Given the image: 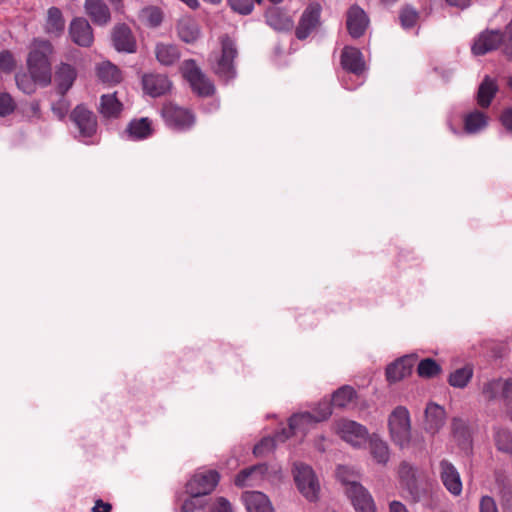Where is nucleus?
Here are the masks:
<instances>
[{"instance_id":"1","label":"nucleus","mask_w":512,"mask_h":512,"mask_svg":"<svg viewBox=\"0 0 512 512\" xmlns=\"http://www.w3.org/2000/svg\"><path fill=\"white\" fill-rule=\"evenodd\" d=\"M332 414L331 404L328 401H321L314 412H297L291 415L288 420L289 428L277 433L275 437H265L258 445L261 452L272 451L276 446V441L284 442L292 435L297 433L306 434L317 423L327 420Z\"/></svg>"},{"instance_id":"2","label":"nucleus","mask_w":512,"mask_h":512,"mask_svg":"<svg viewBox=\"0 0 512 512\" xmlns=\"http://www.w3.org/2000/svg\"><path fill=\"white\" fill-rule=\"evenodd\" d=\"M499 47H502L503 54L512 59V20L506 26L504 33L498 30H485L474 40L471 47L474 55H484Z\"/></svg>"},{"instance_id":"3","label":"nucleus","mask_w":512,"mask_h":512,"mask_svg":"<svg viewBox=\"0 0 512 512\" xmlns=\"http://www.w3.org/2000/svg\"><path fill=\"white\" fill-rule=\"evenodd\" d=\"M389 430L393 442L405 448L411 441L410 415L405 407L399 406L389 416Z\"/></svg>"},{"instance_id":"4","label":"nucleus","mask_w":512,"mask_h":512,"mask_svg":"<svg viewBox=\"0 0 512 512\" xmlns=\"http://www.w3.org/2000/svg\"><path fill=\"white\" fill-rule=\"evenodd\" d=\"M293 474L300 493L307 500L316 501L320 492V484L313 469L304 463H295Z\"/></svg>"},{"instance_id":"5","label":"nucleus","mask_w":512,"mask_h":512,"mask_svg":"<svg viewBox=\"0 0 512 512\" xmlns=\"http://www.w3.org/2000/svg\"><path fill=\"white\" fill-rule=\"evenodd\" d=\"M180 70L183 77L190 83L194 92L200 96L208 97L214 94L215 87L212 82L202 73L195 60H185Z\"/></svg>"},{"instance_id":"6","label":"nucleus","mask_w":512,"mask_h":512,"mask_svg":"<svg viewBox=\"0 0 512 512\" xmlns=\"http://www.w3.org/2000/svg\"><path fill=\"white\" fill-rule=\"evenodd\" d=\"M29 75L39 85L45 87L51 82V65L46 54L38 49L32 50L27 59Z\"/></svg>"},{"instance_id":"7","label":"nucleus","mask_w":512,"mask_h":512,"mask_svg":"<svg viewBox=\"0 0 512 512\" xmlns=\"http://www.w3.org/2000/svg\"><path fill=\"white\" fill-rule=\"evenodd\" d=\"M161 114L169 127L180 131L191 128L195 122V117L191 111L173 103L164 104Z\"/></svg>"},{"instance_id":"8","label":"nucleus","mask_w":512,"mask_h":512,"mask_svg":"<svg viewBox=\"0 0 512 512\" xmlns=\"http://www.w3.org/2000/svg\"><path fill=\"white\" fill-rule=\"evenodd\" d=\"M334 429L344 441L354 447H361L369 438L367 429L352 420L341 419L335 422Z\"/></svg>"},{"instance_id":"9","label":"nucleus","mask_w":512,"mask_h":512,"mask_svg":"<svg viewBox=\"0 0 512 512\" xmlns=\"http://www.w3.org/2000/svg\"><path fill=\"white\" fill-rule=\"evenodd\" d=\"M220 476L215 470L196 473L186 484L190 496L201 497L210 494L219 482Z\"/></svg>"},{"instance_id":"10","label":"nucleus","mask_w":512,"mask_h":512,"mask_svg":"<svg viewBox=\"0 0 512 512\" xmlns=\"http://www.w3.org/2000/svg\"><path fill=\"white\" fill-rule=\"evenodd\" d=\"M70 120L77 128L79 136L90 138L97 131V117L84 105H77L70 113Z\"/></svg>"},{"instance_id":"11","label":"nucleus","mask_w":512,"mask_h":512,"mask_svg":"<svg viewBox=\"0 0 512 512\" xmlns=\"http://www.w3.org/2000/svg\"><path fill=\"white\" fill-rule=\"evenodd\" d=\"M322 6L318 2H311L303 11L295 29L297 39H306L320 24Z\"/></svg>"},{"instance_id":"12","label":"nucleus","mask_w":512,"mask_h":512,"mask_svg":"<svg viewBox=\"0 0 512 512\" xmlns=\"http://www.w3.org/2000/svg\"><path fill=\"white\" fill-rule=\"evenodd\" d=\"M221 47L222 53L215 67V72L221 78L228 80L233 78L235 75L233 61L237 56V49L234 41L228 36L222 37Z\"/></svg>"},{"instance_id":"13","label":"nucleus","mask_w":512,"mask_h":512,"mask_svg":"<svg viewBox=\"0 0 512 512\" xmlns=\"http://www.w3.org/2000/svg\"><path fill=\"white\" fill-rule=\"evenodd\" d=\"M70 39L80 47H90L94 42L93 29L84 17H75L68 28Z\"/></svg>"},{"instance_id":"14","label":"nucleus","mask_w":512,"mask_h":512,"mask_svg":"<svg viewBox=\"0 0 512 512\" xmlns=\"http://www.w3.org/2000/svg\"><path fill=\"white\" fill-rule=\"evenodd\" d=\"M356 512H376L374 500L370 493L360 484L353 483L346 489Z\"/></svg>"},{"instance_id":"15","label":"nucleus","mask_w":512,"mask_h":512,"mask_svg":"<svg viewBox=\"0 0 512 512\" xmlns=\"http://www.w3.org/2000/svg\"><path fill=\"white\" fill-rule=\"evenodd\" d=\"M346 25L349 34L353 38H359L365 33L369 25V18L361 7L352 5L347 11Z\"/></svg>"},{"instance_id":"16","label":"nucleus","mask_w":512,"mask_h":512,"mask_svg":"<svg viewBox=\"0 0 512 512\" xmlns=\"http://www.w3.org/2000/svg\"><path fill=\"white\" fill-rule=\"evenodd\" d=\"M439 475L445 488L454 496L462 492V481L455 466L448 460L439 463Z\"/></svg>"},{"instance_id":"17","label":"nucleus","mask_w":512,"mask_h":512,"mask_svg":"<svg viewBox=\"0 0 512 512\" xmlns=\"http://www.w3.org/2000/svg\"><path fill=\"white\" fill-rule=\"evenodd\" d=\"M171 81L166 75L150 73L142 77V86L146 94L159 97L166 94L171 88Z\"/></svg>"},{"instance_id":"18","label":"nucleus","mask_w":512,"mask_h":512,"mask_svg":"<svg viewBox=\"0 0 512 512\" xmlns=\"http://www.w3.org/2000/svg\"><path fill=\"white\" fill-rule=\"evenodd\" d=\"M482 395L487 401L502 397L504 400L512 397V379H494L486 382L482 388Z\"/></svg>"},{"instance_id":"19","label":"nucleus","mask_w":512,"mask_h":512,"mask_svg":"<svg viewBox=\"0 0 512 512\" xmlns=\"http://www.w3.org/2000/svg\"><path fill=\"white\" fill-rule=\"evenodd\" d=\"M112 41L115 49L119 52H136V40L131 29L125 24H120L114 27L112 32Z\"/></svg>"},{"instance_id":"20","label":"nucleus","mask_w":512,"mask_h":512,"mask_svg":"<svg viewBox=\"0 0 512 512\" xmlns=\"http://www.w3.org/2000/svg\"><path fill=\"white\" fill-rule=\"evenodd\" d=\"M84 11L95 25L105 26L111 20L110 9L103 0H85Z\"/></svg>"},{"instance_id":"21","label":"nucleus","mask_w":512,"mask_h":512,"mask_svg":"<svg viewBox=\"0 0 512 512\" xmlns=\"http://www.w3.org/2000/svg\"><path fill=\"white\" fill-rule=\"evenodd\" d=\"M414 363L415 358L412 355H408L389 364L386 368L387 380L390 383H395L409 376L412 372Z\"/></svg>"},{"instance_id":"22","label":"nucleus","mask_w":512,"mask_h":512,"mask_svg":"<svg viewBox=\"0 0 512 512\" xmlns=\"http://www.w3.org/2000/svg\"><path fill=\"white\" fill-rule=\"evenodd\" d=\"M267 24L278 31H289L293 28V18L287 11L279 7H271L265 13Z\"/></svg>"},{"instance_id":"23","label":"nucleus","mask_w":512,"mask_h":512,"mask_svg":"<svg viewBox=\"0 0 512 512\" xmlns=\"http://www.w3.org/2000/svg\"><path fill=\"white\" fill-rule=\"evenodd\" d=\"M446 413L443 407L429 403L425 409V429L431 433L438 432L445 424Z\"/></svg>"},{"instance_id":"24","label":"nucleus","mask_w":512,"mask_h":512,"mask_svg":"<svg viewBox=\"0 0 512 512\" xmlns=\"http://www.w3.org/2000/svg\"><path fill=\"white\" fill-rule=\"evenodd\" d=\"M77 73L74 67L62 63L55 73L56 90L60 96H65L67 91L73 86Z\"/></svg>"},{"instance_id":"25","label":"nucleus","mask_w":512,"mask_h":512,"mask_svg":"<svg viewBox=\"0 0 512 512\" xmlns=\"http://www.w3.org/2000/svg\"><path fill=\"white\" fill-rule=\"evenodd\" d=\"M341 65L343 69L356 75H360L365 69L362 53L353 47H345L343 49Z\"/></svg>"},{"instance_id":"26","label":"nucleus","mask_w":512,"mask_h":512,"mask_svg":"<svg viewBox=\"0 0 512 512\" xmlns=\"http://www.w3.org/2000/svg\"><path fill=\"white\" fill-rule=\"evenodd\" d=\"M154 53L157 61L163 66H172L181 57L178 46L172 43H157Z\"/></svg>"},{"instance_id":"27","label":"nucleus","mask_w":512,"mask_h":512,"mask_svg":"<svg viewBox=\"0 0 512 512\" xmlns=\"http://www.w3.org/2000/svg\"><path fill=\"white\" fill-rule=\"evenodd\" d=\"M45 32L54 37H60L65 30V19L62 11L58 7H50L47 10L45 21Z\"/></svg>"},{"instance_id":"28","label":"nucleus","mask_w":512,"mask_h":512,"mask_svg":"<svg viewBox=\"0 0 512 512\" xmlns=\"http://www.w3.org/2000/svg\"><path fill=\"white\" fill-rule=\"evenodd\" d=\"M126 132L133 140L146 139L153 134L152 122L147 117L134 119L128 124Z\"/></svg>"},{"instance_id":"29","label":"nucleus","mask_w":512,"mask_h":512,"mask_svg":"<svg viewBox=\"0 0 512 512\" xmlns=\"http://www.w3.org/2000/svg\"><path fill=\"white\" fill-rule=\"evenodd\" d=\"M177 33L182 41L186 43H193L199 38L200 29L196 20L190 17H185L179 20L177 24Z\"/></svg>"},{"instance_id":"30","label":"nucleus","mask_w":512,"mask_h":512,"mask_svg":"<svg viewBox=\"0 0 512 512\" xmlns=\"http://www.w3.org/2000/svg\"><path fill=\"white\" fill-rule=\"evenodd\" d=\"M498 91V85L494 79L485 76L479 85L477 92V102L482 108H487Z\"/></svg>"},{"instance_id":"31","label":"nucleus","mask_w":512,"mask_h":512,"mask_svg":"<svg viewBox=\"0 0 512 512\" xmlns=\"http://www.w3.org/2000/svg\"><path fill=\"white\" fill-rule=\"evenodd\" d=\"M123 109L122 103L117 99L115 93L105 94L100 99V113L105 118L119 117Z\"/></svg>"},{"instance_id":"32","label":"nucleus","mask_w":512,"mask_h":512,"mask_svg":"<svg viewBox=\"0 0 512 512\" xmlns=\"http://www.w3.org/2000/svg\"><path fill=\"white\" fill-rule=\"evenodd\" d=\"M473 367L465 365L453 371L448 378V383L455 388H465L473 377Z\"/></svg>"},{"instance_id":"33","label":"nucleus","mask_w":512,"mask_h":512,"mask_svg":"<svg viewBox=\"0 0 512 512\" xmlns=\"http://www.w3.org/2000/svg\"><path fill=\"white\" fill-rule=\"evenodd\" d=\"M99 79L105 83L116 84L122 79L121 71L111 62H103L97 67Z\"/></svg>"},{"instance_id":"34","label":"nucleus","mask_w":512,"mask_h":512,"mask_svg":"<svg viewBox=\"0 0 512 512\" xmlns=\"http://www.w3.org/2000/svg\"><path fill=\"white\" fill-rule=\"evenodd\" d=\"M370 451L373 458L380 464H386L389 460L387 444L376 436L370 438Z\"/></svg>"},{"instance_id":"35","label":"nucleus","mask_w":512,"mask_h":512,"mask_svg":"<svg viewBox=\"0 0 512 512\" xmlns=\"http://www.w3.org/2000/svg\"><path fill=\"white\" fill-rule=\"evenodd\" d=\"M355 390L350 386H343L334 392L332 403L339 408H345L355 399Z\"/></svg>"},{"instance_id":"36","label":"nucleus","mask_w":512,"mask_h":512,"mask_svg":"<svg viewBox=\"0 0 512 512\" xmlns=\"http://www.w3.org/2000/svg\"><path fill=\"white\" fill-rule=\"evenodd\" d=\"M487 117L480 111H474L465 118V129L469 133H476L485 128Z\"/></svg>"},{"instance_id":"37","label":"nucleus","mask_w":512,"mask_h":512,"mask_svg":"<svg viewBox=\"0 0 512 512\" xmlns=\"http://www.w3.org/2000/svg\"><path fill=\"white\" fill-rule=\"evenodd\" d=\"M441 371L440 365L431 358H426L420 361L417 367L419 376L424 378H431L438 375Z\"/></svg>"},{"instance_id":"38","label":"nucleus","mask_w":512,"mask_h":512,"mask_svg":"<svg viewBox=\"0 0 512 512\" xmlns=\"http://www.w3.org/2000/svg\"><path fill=\"white\" fill-rule=\"evenodd\" d=\"M418 18V11L410 5H406L400 10L399 19L402 27L406 29L415 26Z\"/></svg>"},{"instance_id":"39","label":"nucleus","mask_w":512,"mask_h":512,"mask_svg":"<svg viewBox=\"0 0 512 512\" xmlns=\"http://www.w3.org/2000/svg\"><path fill=\"white\" fill-rule=\"evenodd\" d=\"M495 443L498 450L511 453L512 452V434L504 429H498L495 432Z\"/></svg>"},{"instance_id":"40","label":"nucleus","mask_w":512,"mask_h":512,"mask_svg":"<svg viewBox=\"0 0 512 512\" xmlns=\"http://www.w3.org/2000/svg\"><path fill=\"white\" fill-rule=\"evenodd\" d=\"M17 87L26 94H32L36 89V82L29 74L18 73L15 76Z\"/></svg>"},{"instance_id":"41","label":"nucleus","mask_w":512,"mask_h":512,"mask_svg":"<svg viewBox=\"0 0 512 512\" xmlns=\"http://www.w3.org/2000/svg\"><path fill=\"white\" fill-rule=\"evenodd\" d=\"M16 109V102L9 93H0V116L5 117L12 114Z\"/></svg>"},{"instance_id":"42","label":"nucleus","mask_w":512,"mask_h":512,"mask_svg":"<svg viewBox=\"0 0 512 512\" xmlns=\"http://www.w3.org/2000/svg\"><path fill=\"white\" fill-rule=\"evenodd\" d=\"M338 479L346 485V489L351 487L353 483L357 482V474L346 466H339L337 468Z\"/></svg>"},{"instance_id":"43","label":"nucleus","mask_w":512,"mask_h":512,"mask_svg":"<svg viewBox=\"0 0 512 512\" xmlns=\"http://www.w3.org/2000/svg\"><path fill=\"white\" fill-rule=\"evenodd\" d=\"M255 0H229L231 8L240 14H249L253 10Z\"/></svg>"},{"instance_id":"44","label":"nucleus","mask_w":512,"mask_h":512,"mask_svg":"<svg viewBox=\"0 0 512 512\" xmlns=\"http://www.w3.org/2000/svg\"><path fill=\"white\" fill-rule=\"evenodd\" d=\"M204 507L205 503L200 500V497L190 496L183 502L180 512H197L204 509Z\"/></svg>"},{"instance_id":"45","label":"nucleus","mask_w":512,"mask_h":512,"mask_svg":"<svg viewBox=\"0 0 512 512\" xmlns=\"http://www.w3.org/2000/svg\"><path fill=\"white\" fill-rule=\"evenodd\" d=\"M69 107L70 104L68 100H66L64 96H61L57 102L52 104L51 110L58 119L62 120L67 115Z\"/></svg>"},{"instance_id":"46","label":"nucleus","mask_w":512,"mask_h":512,"mask_svg":"<svg viewBox=\"0 0 512 512\" xmlns=\"http://www.w3.org/2000/svg\"><path fill=\"white\" fill-rule=\"evenodd\" d=\"M15 61L10 51L4 50L0 53V69L6 72L13 70Z\"/></svg>"},{"instance_id":"47","label":"nucleus","mask_w":512,"mask_h":512,"mask_svg":"<svg viewBox=\"0 0 512 512\" xmlns=\"http://www.w3.org/2000/svg\"><path fill=\"white\" fill-rule=\"evenodd\" d=\"M256 471V465H252L248 468L241 470L236 478L235 484L238 487H244L247 484V479Z\"/></svg>"},{"instance_id":"48","label":"nucleus","mask_w":512,"mask_h":512,"mask_svg":"<svg viewBox=\"0 0 512 512\" xmlns=\"http://www.w3.org/2000/svg\"><path fill=\"white\" fill-rule=\"evenodd\" d=\"M211 512H233V509L226 498L218 497L211 508Z\"/></svg>"},{"instance_id":"49","label":"nucleus","mask_w":512,"mask_h":512,"mask_svg":"<svg viewBox=\"0 0 512 512\" xmlns=\"http://www.w3.org/2000/svg\"><path fill=\"white\" fill-rule=\"evenodd\" d=\"M248 512H256V494L253 491H246L242 495Z\"/></svg>"},{"instance_id":"50","label":"nucleus","mask_w":512,"mask_h":512,"mask_svg":"<svg viewBox=\"0 0 512 512\" xmlns=\"http://www.w3.org/2000/svg\"><path fill=\"white\" fill-rule=\"evenodd\" d=\"M258 512H274L271 501L261 492H258Z\"/></svg>"},{"instance_id":"51","label":"nucleus","mask_w":512,"mask_h":512,"mask_svg":"<svg viewBox=\"0 0 512 512\" xmlns=\"http://www.w3.org/2000/svg\"><path fill=\"white\" fill-rule=\"evenodd\" d=\"M480 512H498L494 499L489 496L482 497L480 501Z\"/></svg>"},{"instance_id":"52","label":"nucleus","mask_w":512,"mask_h":512,"mask_svg":"<svg viewBox=\"0 0 512 512\" xmlns=\"http://www.w3.org/2000/svg\"><path fill=\"white\" fill-rule=\"evenodd\" d=\"M257 471L258 475L267 476L269 479L279 477V468L276 465L271 468V471H269V467L267 465L258 463Z\"/></svg>"},{"instance_id":"53","label":"nucleus","mask_w":512,"mask_h":512,"mask_svg":"<svg viewBox=\"0 0 512 512\" xmlns=\"http://www.w3.org/2000/svg\"><path fill=\"white\" fill-rule=\"evenodd\" d=\"M26 114L28 117L40 119L41 118V108L40 103L37 100H34L29 103Z\"/></svg>"},{"instance_id":"54","label":"nucleus","mask_w":512,"mask_h":512,"mask_svg":"<svg viewBox=\"0 0 512 512\" xmlns=\"http://www.w3.org/2000/svg\"><path fill=\"white\" fill-rule=\"evenodd\" d=\"M501 122L507 130L512 131V108H508L502 113Z\"/></svg>"},{"instance_id":"55","label":"nucleus","mask_w":512,"mask_h":512,"mask_svg":"<svg viewBox=\"0 0 512 512\" xmlns=\"http://www.w3.org/2000/svg\"><path fill=\"white\" fill-rule=\"evenodd\" d=\"M112 506L111 504L98 499L95 501V505L92 508V512H111Z\"/></svg>"},{"instance_id":"56","label":"nucleus","mask_w":512,"mask_h":512,"mask_svg":"<svg viewBox=\"0 0 512 512\" xmlns=\"http://www.w3.org/2000/svg\"><path fill=\"white\" fill-rule=\"evenodd\" d=\"M399 475L401 478H409L414 476L413 468L408 463H402L399 467Z\"/></svg>"},{"instance_id":"57","label":"nucleus","mask_w":512,"mask_h":512,"mask_svg":"<svg viewBox=\"0 0 512 512\" xmlns=\"http://www.w3.org/2000/svg\"><path fill=\"white\" fill-rule=\"evenodd\" d=\"M389 512H409L406 506L399 501H392L389 504Z\"/></svg>"},{"instance_id":"58","label":"nucleus","mask_w":512,"mask_h":512,"mask_svg":"<svg viewBox=\"0 0 512 512\" xmlns=\"http://www.w3.org/2000/svg\"><path fill=\"white\" fill-rule=\"evenodd\" d=\"M449 5L459 7V8H466L469 6L471 0H445Z\"/></svg>"},{"instance_id":"59","label":"nucleus","mask_w":512,"mask_h":512,"mask_svg":"<svg viewBox=\"0 0 512 512\" xmlns=\"http://www.w3.org/2000/svg\"><path fill=\"white\" fill-rule=\"evenodd\" d=\"M161 21H162L161 13L159 11H153L150 15V22L154 26H157L161 23Z\"/></svg>"},{"instance_id":"60","label":"nucleus","mask_w":512,"mask_h":512,"mask_svg":"<svg viewBox=\"0 0 512 512\" xmlns=\"http://www.w3.org/2000/svg\"><path fill=\"white\" fill-rule=\"evenodd\" d=\"M398 0H381L382 3L384 4H387V5H392L394 3H396Z\"/></svg>"},{"instance_id":"61","label":"nucleus","mask_w":512,"mask_h":512,"mask_svg":"<svg viewBox=\"0 0 512 512\" xmlns=\"http://www.w3.org/2000/svg\"><path fill=\"white\" fill-rule=\"evenodd\" d=\"M271 2L277 4V3H281L283 0H270ZM261 0H258V4H260Z\"/></svg>"},{"instance_id":"62","label":"nucleus","mask_w":512,"mask_h":512,"mask_svg":"<svg viewBox=\"0 0 512 512\" xmlns=\"http://www.w3.org/2000/svg\"><path fill=\"white\" fill-rule=\"evenodd\" d=\"M508 85L512 88V75L508 78Z\"/></svg>"},{"instance_id":"63","label":"nucleus","mask_w":512,"mask_h":512,"mask_svg":"<svg viewBox=\"0 0 512 512\" xmlns=\"http://www.w3.org/2000/svg\"><path fill=\"white\" fill-rule=\"evenodd\" d=\"M251 451H252V454H253V455H256V445H254V446L251 448Z\"/></svg>"},{"instance_id":"64","label":"nucleus","mask_w":512,"mask_h":512,"mask_svg":"<svg viewBox=\"0 0 512 512\" xmlns=\"http://www.w3.org/2000/svg\"><path fill=\"white\" fill-rule=\"evenodd\" d=\"M110 2H112V3H119V2H121V0H110Z\"/></svg>"}]
</instances>
